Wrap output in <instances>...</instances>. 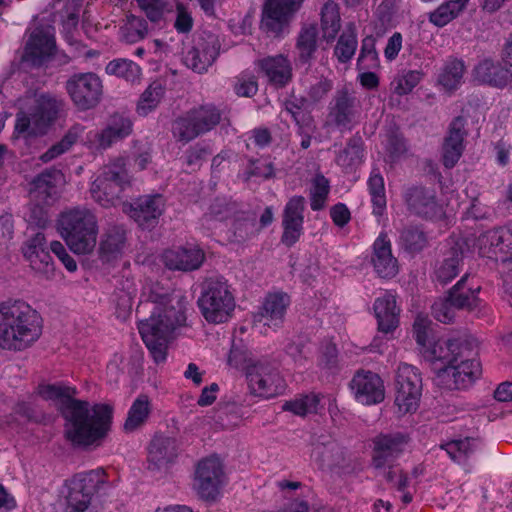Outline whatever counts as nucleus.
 Segmentation results:
<instances>
[{
    "label": "nucleus",
    "instance_id": "nucleus-20",
    "mask_svg": "<svg viewBox=\"0 0 512 512\" xmlns=\"http://www.w3.org/2000/svg\"><path fill=\"white\" fill-rule=\"evenodd\" d=\"M55 40L50 28L34 29L25 46L24 60L33 65H43L55 56Z\"/></svg>",
    "mask_w": 512,
    "mask_h": 512
},
{
    "label": "nucleus",
    "instance_id": "nucleus-22",
    "mask_svg": "<svg viewBox=\"0 0 512 512\" xmlns=\"http://www.w3.org/2000/svg\"><path fill=\"white\" fill-rule=\"evenodd\" d=\"M465 249L463 243L455 242L437 260L434 268L435 280L440 284L451 282L463 270Z\"/></svg>",
    "mask_w": 512,
    "mask_h": 512
},
{
    "label": "nucleus",
    "instance_id": "nucleus-4",
    "mask_svg": "<svg viewBox=\"0 0 512 512\" xmlns=\"http://www.w3.org/2000/svg\"><path fill=\"white\" fill-rule=\"evenodd\" d=\"M58 230L70 250L76 254H89L96 246L97 217L86 207H74L62 212L58 219Z\"/></svg>",
    "mask_w": 512,
    "mask_h": 512
},
{
    "label": "nucleus",
    "instance_id": "nucleus-13",
    "mask_svg": "<svg viewBox=\"0 0 512 512\" xmlns=\"http://www.w3.org/2000/svg\"><path fill=\"white\" fill-rule=\"evenodd\" d=\"M61 103L57 100L41 96L28 113L21 111L17 116L15 128H44L56 123Z\"/></svg>",
    "mask_w": 512,
    "mask_h": 512
},
{
    "label": "nucleus",
    "instance_id": "nucleus-39",
    "mask_svg": "<svg viewBox=\"0 0 512 512\" xmlns=\"http://www.w3.org/2000/svg\"><path fill=\"white\" fill-rule=\"evenodd\" d=\"M217 54L215 46H205L202 49L195 48L186 54L184 62L193 71L203 73L215 61Z\"/></svg>",
    "mask_w": 512,
    "mask_h": 512
},
{
    "label": "nucleus",
    "instance_id": "nucleus-9",
    "mask_svg": "<svg viewBox=\"0 0 512 512\" xmlns=\"http://www.w3.org/2000/svg\"><path fill=\"white\" fill-rule=\"evenodd\" d=\"M246 377L251 393L259 397L272 398L282 394L286 388V382L277 367L266 361L249 365Z\"/></svg>",
    "mask_w": 512,
    "mask_h": 512
},
{
    "label": "nucleus",
    "instance_id": "nucleus-1",
    "mask_svg": "<svg viewBox=\"0 0 512 512\" xmlns=\"http://www.w3.org/2000/svg\"><path fill=\"white\" fill-rule=\"evenodd\" d=\"M38 389L43 399L55 402L66 420L65 436L74 446L97 444L108 433L113 414L110 405L96 404L90 409L89 402L74 398L75 387L63 384L41 385Z\"/></svg>",
    "mask_w": 512,
    "mask_h": 512
},
{
    "label": "nucleus",
    "instance_id": "nucleus-32",
    "mask_svg": "<svg viewBox=\"0 0 512 512\" xmlns=\"http://www.w3.org/2000/svg\"><path fill=\"white\" fill-rule=\"evenodd\" d=\"M468 274H465L461 279L447 292L448 299L452 302L457 309L472 310L478 304V293L480 287H468L466 282Z\"/></svg>",
    "mask_w": 512,
    "mask_h": 512
},
{
    "label": "nucleus",
    "instance_id": "nucleus-30",
    "mask_svg": "<svg viewBox=\"0 0 512 512\" xmlns=\"http://www.w3.org/2000/svg\"><path fill=\"white\" fill-rule=\"evenodd\" d=\"M60 173L57 171H44L36 176L30 183V196L34 202L50 205L57 197V180Z\"/></svg>",
    "mask_w": 512,
    "mask_h": 512
},
{
    "label": "nucleus",
    "instance_id": "nucleus-43",
    "mask_svg": "<svg viewBox=\"0 0 512 512\" xmlns=\"http://www.w3.org/2000/svg\"><path fill=\"white\" fill-rule=\"evenodd\" d=\"M453 363L480 362L478 360L479 345L473 337L454 339Z\"/></svg>",
    "mask_w": 512,
    "mask_h": 512
},
{
    "label": "nucleus",
    "instance_id": "nucleus-44",
    "mask_svg": "<svg viewBox=\"0 0 512 512\" xmlns=\"http://www.w3.org/2000/svg\"><path fill=\"white\" fill-rule=\"evenodd\" d=\"M165 88L161 83L150 84L142 93L137 103V113L146 116L157 108L163 99Z\"/></svg>",
    "mask_w": 512,
    "mask_h": 512
},
{
    "label": "nucleus",
    "instance_id": "nucleus-54",
    "mask_svg": "<svg viewBox=\"0 0 512 512\" xmlns=\"http://www.w3.org/2000/svg\"><path fill=\"white\" fill-rule=\"evenodd\" d=\"M421 73L418 71H408L403 75L396 77L391 83L393 91L398 95L410 93L420 82Z\"/></svg>",
    "mask_w": 512,
    "mask_h": 512
},
{
    "label": "nucleus",
    "instance_id": "nucleus-45",
    "mask_svg": "<svg viewBox=\"0 0 512 512\" xmlns=\"http://www.w3.org/2000/svg\"><path fill=\"white\" fill-rule=\"evenodd\" d=\"M105 71L108 75L123 78L131 83H135L141 78V68L133 61L127 59H115L110 61Z\"/></svg>",
    "mask_w": 512,
    "mask_h": 512
},
{
    "label": "nucleus",
    "instance_id": "nucleus-14",
    "mask_svg": "<svg viewBox=\"0 0 512 512\" xmlns=\"http://www.w3.org/2000/svg\"><path fill=\"white\" fill-rule=\"evenodd\" d=\"M479 254L500 259L505 262L512 260V229L497 228L483 232L477 238Z\"/></svg>",
    "mask_w": 512,
    "mask_h": 512
},
{
    "label": "nucleus",
    "instance_id": "nucleus-52",
    "mask_svg": "<svg viewBox=\"0 0 512 512\" xmlns=\"http://www.w3.org/2000/svg\"><path fill=\"white\" fill-rule=\"evenodd\" d=\"M330 191L329 181L321 174L315 176L310 189V206L314 211L325 207Z\"/></svg>",
    "mask_w": 512,
    "mask_h": 512
},
{
    "label": "nucleus",
    "instance_id": "nucleus-49",
    "mask_svg": "<svg viewBox=\"0 0 512 512\" xmlns=\"http://www.w3.org/2000/svg\"><path fill=\"white\" fill-rule=\"evenodd\" d=\"M310 112L309 104L306 101H301L300 104L291 101L281 112V117L287 126L294 124L301 127L309 124Z\"/></svg>",
    "mask_w": 512,
    "mask_h": 512
},
{
    "label": "nucleus",
    "instance_id": "nucleus-21",
    "mask_svg": "<svg viewBox=\"0 0 512 512\" xmlns=\"http://www.w3.org/2000/svg\"><path fill=\"white\" fill-rule=\"evenodd\" d=\"M165 199L161 194L144 195L137 198L125 208L131 218L140 226L148 228L162 215Z\"/></svg>",
    "mask_w": 512,
    "mask_h": 512
},
{
    "label": "nucleus",
    "instance_id": "nucleus-26",
    "mask_svg": "<svg viewBox=\"0 0 512 512\" xmlns=\"http://www.w3.org/2000/svg\"><path fill=\"white\" fill-rule=\"evenodd\" d=\"M472 78L477 83L503 88L511 82L512 73L498 62L486 58L475 65Z\"/></svg>",
    "mask_w": 512,
    "mask_h": 512
},
{
    "label": "nucleus",
    "instance_id": "nucleus-25",
    "mask_svg": "<svg viewBox=\"0 0 512 512\" xmlns=\"http://www.w3.org/2000/svg\"><path fill=\"white\" fill-rule=\"evenodd\" d=\"M256 71L274 86H284L291 79V65L282 55L265 57L256 63Z\"/></svg>",
    "mask_w": 512,
    "mask_h": 512
},
{
    "label": "nucleus",
    "instance_id": "nucleus-41",
    "mask_svg": "<svg viewBox=\"0 0 512 512\" xmlns=\"http://www.w3.org/2000/svg\"><path fill=\"white\" fill-rule=\"evenodd\" d=\"M454 339L438 340L426 350V358L436 367H448L453 363Z\"/></svg>",
    "mask_w": 512,
    "mask_h": 512
},
{
    "label": "nucleus",
    "instance_id": "nucleus-56",
    "mask_svg": "<svg viewBox=\"0 0 512 512\" xmlns=\"http://www.w3.org/2000/svg\"><path fill=\"white\" fill-rule=\"evenodd\" d=\"M139 7L152 22L160 21L169 11L164 0H137Z\"/></svg>",
    "mask_w": 512,
    "mask_h": 512
},
{
    "label": "nucleus",
    "instance_id": "nucleus-33",
    "mask_svg": "<svg viewBox=\"0 0 512 512\" xmlns=\"http://www.w3.org/2000/svg\"><path fill=\"white\" fill-rule=\"evenodd\" d=\"M478 377H470L469 373L461 372L459 370L447 368V367H436L434 381L437 386L446 388L449 390L467 389L469 388Z\"/></svg>",
    "mask_w": 512,
    "mask_h": 512
},
{
    "label": "nucleus",
    "instance_id": "nucleus-31",
    "mask_svg": "<svg viewBox=\"0 0 512 512\" xmlns=\"http://www.w3.org/2000/svg\"><path fill=\"white\" fill-rule=\"evenodd\" d=\"M374 312L381 332L388 333L397 328L399 309L394 295L387 293L377 298L374 303Z\"/></svg>",
    "mask_w": 512,
    "mask_h": 512
},
{
    "label": "nucleus",
    "instance_id": "nucleus-18",
    "mask_svg": "<svg viewBox=\"0 0 512 512\" xmlns=\"http://www.w3.org/2000/svg\"><path fill=\"white\" fill-rule=\"evenodd\" d=\"M408 210L424 218H436L442 215V207L438 203L436 191L424 186L408 187L403 194Z\"/></svg>",
    "mask_w": 512,
    "mask_h": 512
},
{
    "label": "nucleus",
    "instance_id": "nucleus-2",
    "mask_svg": "<svg viewBox=\"0 0 512 512\" xmlns=\"http://www.w3.org/2000/svg\"><path fill=\"white\" fill-rule=\"evenodd\" d=\"M155 308L149 319L139 323V333L156 363L166 359L171 333L186 321L185 297L180 294L150 296Z\"/></svg>",
    "mask_w": 512,
    "mask_h": 512
},
{
    "label": "nucleus",
    "instance_id": "nucleus-35",
    "mask_svg": "<svg viewBox=\"0 0 512 512\" xmlns=\"http://www.w3.org/2000/svg\"><path fill=\"white\" fill-rule=\"evenodd\" d=\"M242 214L236 202L227 198H216L210 204L208 212L204 215V219L207 221H225L232 218L242 219Z\"/></svg>",
    "mask_w": 512,
    "mask_h": 512
},
{
    "label": "nucleus",
    "instance_id": "nucleus-16",
    "mask_svg": "<svg viewBox=\"0 0 512 512\" xmlns=\"http://www.w3.org/2000/svg\"><path fill=\"white\" fill-rule=\"evenodd\" d=\"M301 3L302 0H267L263 7L262 28L272 34H280Z\"/></svg>",
    "mask_w": 512,
    "mask_h": 512
},
{
    "label": "nucleus",
    "instance_id": "nucleus-5",
    "mask_svg": "<svg viewBox=\"0 0 512 512\" xmlns=\"http://www.w3.org/2000/svg\"><path fill=\"white\" fill-rule=\"evenodd\" d=\"M131 190V177L124 159L104 165L90 187L91 197L103 207L119 204Z\"/></svg>",
    "mask_w": 512,
    "mask_h": 512
},
{
    "label": "nucleus",
    "instance_id": "nucleus-7",
    "mask_svg": "<svg viewBox=\"0 0 512 512\" xmlns=\"http://www.w3.org/2000/svg\"><path fill=\"white\" fill-rule=\"evenodd\" d=\"M107 485V476L102 468L74 475L67 482L68 506L74 512H84L93 498Z\"/></svg>",
    "mask_w": 512,
    "mask_h": 512
},
{
    "label": "nucleus",
    "instance_id": "nucleus-28",
    "mask_svg": "<svg viewBox=\"0 0 512 512\" xmlns=\"http://www.w3.org/2000/svg\"><path fill=\"white\" fill-rule=\"evenodd\" d=\"M373 266L382 278H392L398 273V262L392 255L391 243L386 234H380L374 242Z\"/></svg>",
    "mask_w": 512,
    "mask_h": 512
},
{
    "label": "nucleus",
    "instance_id": "nucleus-58",
    "mask_svg": "<svg viewBox=\"0 0 512 512\" xmlns=\"http://www.w3.org/2000/svg\"><path fill=\"white\" fill-rule=\"evenodd\" d=\"M482 120L483 116L481 112L472 106H468L464 108L461 111V113L453 119L451 123V128L477 126L481 124Z\"/></svg>",
    "mask_w": 512,
    "mask_h": 512
},
{
    "label": "nucleus",
    "instance_id": "nucleus-55",
    "mask_svg": "<svg viewBox=\"0 0 512 512\" xmlns=\"http://www.w3.org/2000/svg\"><path fill=\"white\" fill-rule=\"evenodd\" d=\"M78 136L76 133L69 131L58 143L52 145L45 153L40 156V160L47 163L56 157L68 151L76 142Z\"/></svg>",
    "mask_w": 512,
    "mask_h": 512
},
{
    "label": "nucleus",
    "instance_id": "nucleus-59",
    "mask_svg": "<svg viewBox=\"0 0 512 512\" xmlns=\"http://www.w3.org/2000/svg\"><path fill=\"white\" fill-rule=\"evenodd\" d=\"M146 33L147 27L144 20L135 16L128 18L123 32V36L128 42H136L142 39Z\"/></svg>",
    "mask_w": 512,
    "mask_h": 512
},
{
    "label": "nucleus",
    "instance_id": "nucleus-11",
    "mask_svg": "<svg viewBox=\"0 0 512 512\" xmlns=\"http://www.w3.org/2000/svg\"><path fill=\"white\" fill-rule=\"evenodd\" d=\"M422 379L418 369L412 365L400 364L396 374L395 405L399 414L414 412L421 397Z\"/></svg>",
    "mask_w": 512,
    "mask_h": 512
},
{
    "label": "nucleus",
    "instance_id": "nucleus-63",
    "mask_svg": "<svg viewBox=\"0 0 512 512\" xmlns=\"http://www.w3.org/2000/svg\"><path fill=\"white\" fill-rule=\"evenodd\" d=\"M29 262L31 267L38 272L49 273L53 271L52 257L46 249L44 251H39V254L37 255H32L30 253Z\"/></svg>",
    "mask_w": 512,
    "mask_h": 512
},
{
    "label": "nucleus",
    "instance_id": "nucleus-40",
    "mask_svg": "<svg viewBox=\"0 0 512 512\" xmlns=\"http://www.w3.org/2000/svg\"><path fill=\"white\" fill-rule=\"evenodd\" d=\"M464 133L462 130H450L443 144V164L452 168L460 159L464 150Z\"/></svg>",
    "mask_w": 512,
    "mask_h": 512
},
{
    "label": "nucleus",
    "instance_id": "nucleus-29",
    "mask_svg": "<svg viewBox=\"0 0 512 512\" xmlns=\"http://www.w3.org/2000/svg\"><path fill=\"white\" fill-rule=\"evenodd\" d=\"M126 247V232L123 227L114 225L102 235L99 243V258L102 262H112L120 258Z\"/></svg>",
    "mask_w": 512,
    "mask_h": 512
},
{
    "label": "nucleus",
    "instance_id": "nucleus-57",
    "mask_svg": "<svg viewBox=\"0 0 512 512\" xmlns=\"http://www.w3.org/2000/svg\"><path fill=\"white\" fill-rule=\"evenodd\" d=\"M457 308L447 296L440 298L432 305V314L436 320L442 323H451L455 318Z\"/></svg>",
    "mask_w": 512,
    "mask_h": 512
},
{
    "label": "nucleus",
    "instance_id": "nucleus-10",
    "mask_svg": "<svg viewBox=\"0 0 512 512\" xmlns=\"http://www.w3.org/2000/svg\"><path fill=\"white\" fill-rule=\"evenodd\" d=\"M66 91L78 109L89 110L100 103L103 83L95 73H76L67 80Z\"/></svg>",
    "mask_w": 512,
    "mask_h": 512
},
{
    "label": "nucleus",
    "instance_id": "nucleus-38",
    "mask_svg": "<svg viewBox=\"0 0 512 512\" xmlns=\"http://www.w3.org/2000/svg\"><path fill=\"white\" fill-rule=\"evenodd\" d=\"M464 72L465 67L461 60H449L439 74L438 83L445 91H454L462 84Z\"/></svg>",
    "mask_w": 512,
    "mask_h": 512
},
{
    "label": "nucleus",
    "instance_id": "nucleus-62",
    "mask_svg": "<svg viewBox=\"0 0 512 512\" xmlns=\"http://www.w3.org/2000/svg\"><path fill=\"white\" fill-rule=\"evenodd\" d=\"M431 321L422 315H418L413 325L415 339L418 345L425 347L428 343Z\"/></svg>",
    "mask_w": 512,
    "mask_h": 512
},
{
    "label": "nucleus",
    "instance_id": "nucleus-53",
    "mask_svg": "<svg viewBox=\"0 0 512 512\" xmlns=\"http://www.w3.org/2000/svg\"><path fill=\"white\" fill-rule=\"evenodd\" d=\"M316 34V27L313 25L302 30L297 44L300 61L307 62L315 51Z\"/></svg>",
    "mask_w": 512,
    "mask_h": 512
},
{
    "label": "nucleus",
    "instance_id": "nucleus-17",
    "mask_svg": "<svg viewBox=\"0 0 512 512\" xmlns=\"http://www.w3.org/2000/svg\"><path fill=\"white\" fill-rule=\"evenodd\" d=\"M312 457L322 468H339L344 472L351 467V456L330 437L320 435L313 442Z\"/></svg>",
    "mask_w": 512,
    "mask_h": 512
},
{
    "label": "nucleus",
    "instance_id": "nucleus-8",
    "mask_svg": "<svg viewBox=\"0 0 512 512\" xmlns=\"http://www.w3.org/2000/svg\"><path fill=\"white\" fill-rule=\"evenodd\" d=\"M224 465L216 455L198 461L194 473V489L204 501L215 502L225 484Z\"/></svg>",
    "mask_w": 512,
    "mask_h": 512
},
{
    "label": "nucleus",
    "instance_id": "nucleus-48",
    "mask_svg": "<svg viewBox=\"0 0 512 512\" xmlns=\"http://www.w3.org/2000/svg\"><path fill=\"white\" fill-rule=\"evenodd\" d=\"M400 245L410 253H417L428 245V237L419 227L410 226L402 230Z\"/></svg>",
    "mask_w": 512,
    "mask_h": 512
},
{
    "label": "nucleus",
    "instance_id": "nucleus-51",
    "mask_svg": "<svg viewBox=\"0 0 512 512\" xmlns=\"http://www.w3.org/2000/svg\"><path fill=\"white\" fill-rule=\"evenodd\" d=\"M320 406V396L317 394L303 395L283 405V409L291 411L296 415L304 416L310 413H317Z\"/></svg>",
    "mask_w": 512,
    "mask_h": 512
},
{
    "label": "nucleus",
    "instance_id": "nucleus-3",
    "mask_svg": "<svg viewBox=\"0 0 512 512\" xmlns=\"http://www.w3.org/2000/svg\"><path fill=\"white\" fill-rule=\"evenodd\" d=\"M42 333L40 316L28 303L9 299L0 303V348L23 351Z\"/></svg>",
    "mask_w": 512,
    "mask_h": 512
},
{
    "label": "nucleus",
    "instance_id": "nucleus-12",
    "mask_svg": "<svg viewBox=\"0 0 512 512\" xmlns=\"http://www.w3.org/2000/svg\"><path fill=\"white\" fill-rule=\"evenodd\" d=\"M408 443V438L400 432L380 433L372 440V466L376 469H384L403 454Z\"/></svg>",
    "mask_w": 512,
    "mask_h": 512
},
{
    "label": "nucleus",
    "instance_id": "nucleus-36",
    "mask_svg": "<svg viewBox=\"0 0 512 512\" xmlns=\"http://www.w3.org/2000/svg\"><path fill=\"white\" fill-rule=\"evenodd\" d=\"M468 1L469 0H449L442 3L429 14V21L437 27L446 26L465 9Z\"/></svg>",
    "mask_w": 512,
    "mask_h": 512
},
{
    "label": "nucleus",
    "instance_id": "nucleus-46",
    "mask_svg": "<svg viewBox=\"0 0 512 512\" xmlns=\"http://www.w3.org/2000/svg\"><path fill=\"white\" fill-rule=\"evenodd\" d=\"M476 448V440L472 438L453 440L441 445V449H444L449 457L459 464H465Z\"/></svg>",
    "mask_w": 512,
    "mask_h": 512
},
{
    "label": "nucleus",
    "instance_id": "nucleus-50",
    "mask_svg": "<svg viewBox=\"0 0 512 512\" xmlns=\"http://www.w3.org/2000/svg\"><path fill=\"white\" fill-rule=\"evenodd\" d=\"M357 48L356 29L349 25L341 34L335 47V56L340 62L349 61L355 54Z\"/></svg>",
    "mask_w": 512,
    "mask_h": 512
},
{
    "label": "nucleus",
    "instance_id": "nucleus-6",
    "mask_svg": "<svg viewBox=\"0 0 512 512\" xmlns=\"http://www.w3.org/2000/svg\"><path fill=\"white\" fill-rule=\"evenodd\" d=\"M198 306L209 323L228 321L235 308V299L227 281L223 277L206 279L202 284Z\"/></svg>",
    "mask_w": 512,
    "mask_h": 512
},
{
    "label": "nucleus",
    "instance_id": "nucleus-23",
    "mask_svg": "<svg viewBox=\"0 0 512 512\" xmlns=\"http://www.w3.org/2000/svg\"><path fill=\"white\" fill-rule=\"evenodd\" d=\"M289 305L290 298L286 293L269 294L254 315V321L264 326L278 328L284 322Z\"/></svg>",
    "mask_w": 512,
    "mask_h": 512
},
{
    "label": "nucleus",
    "instance_id": "nucleus-42",
    "mask_svg": "<svg viewBox=\"0 0 512 512\" xmlns=\"http://www.w3.org/2000/svg\"><path fill=\"white\" fill-rule=\"evenodd\" d=\"M184 121L185 128L216 126L220 123V114L213 106H202L190 111Z\"/></svg>",
    "mask_w": 512,
    "mask_h": 512
},
{
    "label": "nucleus",
    "instance_id": "nucleus-61",
    "mask_svg": "<svg viewBox=\"0 0 512 512\" xmlns=\"http://www.w3.org/2000/svg\"><path fill=\"white\" fill-rule=\"evenodd\" d=\"M363 157V148L360 146H347L338 156L337 162L346 169H352L361 164Z\"/></svg>",
    "mask_w": 512,
    "mask_h": 512
},
{
    "label": "nucleus",
    "instance_id": "nucleus-15",
    "mask_svg": "<svg viewBox=\"0 0 512 512\" xmlns=\"http://www.w3.org/2000/svg\"><path fill=\"white\" fill-rule=\"evenodd\" d=\"M355 400L362 405H375L385 398V389L378 374L360 370L349 383Z\"/></svg>",
    "mask_w": 512,
    "mask_h": 512
},
{
    "label": "nucleus",
    "instance_id": "nucleus-27",
    "mask_svg": "<svg viewBox=\"0 0 512 512\" xmlns=\"http://www.w3.org/2000/svg\"><path fill=\"white\" fill-rule=\"evenodd\" d=\"M178 455L177 441L173 437L155 435L148 450L149 469L160 470Z\"/></svg>",
    "mask_w": 512,
    "mask_h": 512
},
{
    "label": "nucleus",
    "instance_id": "nucleus-64",
    "mask_svg": "<svg viewBox=\"0 0 512 512\" xmlns=\"http://www.w3.org/2000/svg\"><path fill=\"white\" fill-rule=\"evenodd\" d=\"M249 167L246 170V180L252 177L271 178L274 175L273 165L271 163L260 164L258 160L251 159Z\"/></svg>",
    "mask_w": 512,
    "mask_h": 512
},
{
    "label": "nucleus",
    "instance_id": "nucleus-47",
    "mask_svg": "<svg viewBox=\"0 0 512 512\" xmlns=\"http://www.w3.org/2000/svg\"><path fill=\"white\" fill-rule=\"evenodd\" d=\"M321 25L323 37L327 40H333L340 28V16L338 5L333 2H327L322 8Z\"/></svg>",
    "mask_w": 512,
    "mask_h": 512
},
{
    "label": "nucleus",
    "instance_id": "nucleus-19",
    "mask_svg": "<svg viewBox=\"0 0 512 512\" xmlns=\"http://www.w3.org/2000/svg\"><path fill=\"white\" fill-rule=\"evenodd\" d=\"M305 203L303 196H293L284 207L281 243L287 247H292L303 233Z\"/></svg>",
    "mask_w": 512,
    "mask_h": 512
},
{
    "label": "nucleus",
    "instance_id": "nucleus-60",
    "mask_svg": "<svg viewBox=\"0 0 512 512\" xmlns=\"http://www.w3.org/2000/svg\"><path fill=\"white\" fill-rule=\"evenodd\" d=\"M127 135V130H98L89 139L93 141L96 148L106 149L111 146L115 138H122Z\"/></svg>",
    "mask_w": 512,
    "mask_h": 512
},
{
    "label": "nucleus",
    "instance_id": "nucleus-37",
    "mask_svg": "<svg viewBox=\"0 0 512 512\" xmlns=\"http://www.w3.org/2000/svg\"><path fill=\"white\" fill-rule=\"evenodd\" d=\"M367 186L373 206V214L375 216H382L386 210L387 201L384 178L378 169L372 170L367 181Z\"/></svg>",
    "mask_w": 512,
    "mask_h": 512
},
{
    "label": "nucleus",
    "instance_id": "nucleus-24",
    "mask_svg": "<svg viewBox=\"0 0 512 512\" xmlns=\"http://www.w3.org/2000/svg\"><path fill=\"white\" fill-rule=\"evenodd\" d=\"M162 259L168 269L186 272L200 268L205 254L198 247H179L166 250Z\"/></svg>",
    "mask_w": 512,
    "mask_h": 512
},
{
    "label": "nucleus",
    "instance_id": "nucleus-34",
    "mask_svg": "<svg viewBox=\"0 0 512 512\" xmlns=\"http://www.w3.org/2000/svg\"><path fill=\"white\" fill-rule=\"evenodd\" d=\"M151 402L147 395L140 394L132 403L123 428L125 432H134L141 428L151 414Z\"/></svg>",
    "mask_w": 512,
    "mask_h": 512
}]
</instances>
